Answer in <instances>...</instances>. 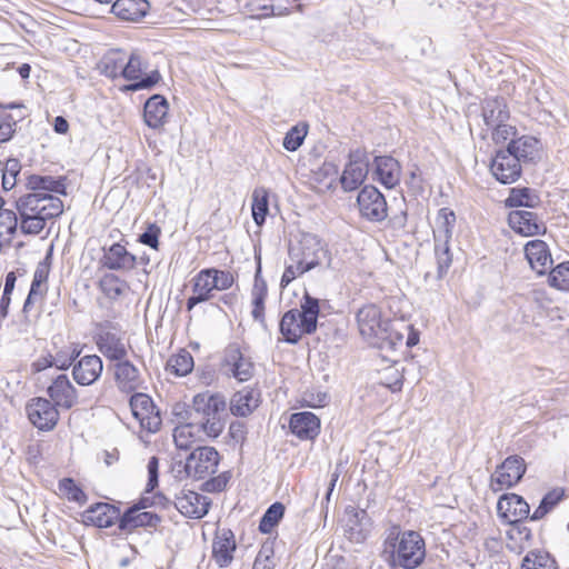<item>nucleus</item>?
<instances>
[{"mask_svg":"<svg viewBox=\"0 0 569 569\" xmlns=\"http://www.w3.org/2000/svg\"><path fill=\"white\" fill-rule=\"evenodd\" d=\"M20 231L24 234H39L46 222L63 212L62 200L51 193L29 192L16 201Z\"/></svg>","mask_w":569,"mask_h":569,"instance_id":"1","label":"nucleus"},{"mask_svg":"<svg viewBox=\"0 0 569 569\" xmlns=\"http://www.w3.org/2000/svg\"><path fill=\"white\" fill-rule=\"evenodd\" d=\"M383 555L392 568L416 569L426 558L425 540L417 531L395 528L383 542Z\"/></svg>","mask_w":569,"mask_h":569,"instance_id":"2","label":"nucleus"},{"mask_svg":"<svg viewBox=\"0 0 569 569\" xmlns=\"http://www.w3.org/2000/svg\"><path fill=\"white\" fill-rule=\"evenodd\" d=\"M357 325L361 337L372 347L395 349L403 340V336L390 328L389 319L383 318L375 305H366L358 310Z\"/></svg>","mask_w":569,"mask_h":569,"instance_id":"3","label":"nucleus"},{"mask_svg":"<svg viewBox=\"0 0 569 569\" xmlns=\"http://www.w3.org/2000/svg\"><path fill=\"white\" fill-rule=\"evenodd\" d=\"M319 310V300L306 293L301 309L289 310L280 321V332L284 340L297 343L303 335L316 331Z\"/></svg>","mask_w":569,"mask_h":569,"instance_id":"4","label":"nucleus"},{"mask_svg":"<svg viewBox=\"0 0 569 569\" xmlns=\"http://www.w3.org/2000/svg\"><path fill=\"white\" fill-rule=\"evenodd\" d=\"M289 258L291 261H299L308 271L329 267L331 263L327 244L318 236L305 232L290 246Z\"/></svg>","mask_w":569,"mask_h":569,"instance_id":"5","label":"nucleus"},{"mask_svg":"<svg viewBox=\"0 0 569 569\" xmlns=\"http://www.w3.org/2000/svg\"><path fill=\"white\" fill-rule=\"evenodd\" d=\"M193 409L201 415L199 425L204 436L217 438L223 430L220 413L226 409L224 398L219 393L202 392L193 397Z\"/></svg>","mask_w":569,"mask_h":569,"instance_id":"6","label":"nucleus"},{"mask_svg":"<svg viewBox=\"0 0 569 569\" xmlns=\"http://www.w3.org/2000/svg\"><path fill=\"white\" fill-rule=\"evenodd\" d=\"M456 222V216L453 211L448 208H442L438 211L435 228V254L438 263V272L442 276L452 262V253L450 251V239L452 236V229Z\"/></svg>","mask_w":569,"mask_h":569,"instance_id":"7","label":"nucleus"},{"mask_svg":"<svg viewBox=\"0 0 569 569\" xmlns=\"http://www.w3.org/2000/svg\"><path fill=\"white\" fill-rule=\"evenodd\" d=\"M526 472L525 460L519 456H510L499 465L490 477V489L493 492L507 490L517 485Z\"/></svg>","mask_w":569,"mask_h":569,"instance_id":"8","label":"nucleus"},{"mask_svg":"<svg viewBox=\"0 0 569 569\" xmlns=\"http://www.w3.org/2000/svg\"><path fill=\"white\" fill-rule=\"evenodd\" d=\"M220 456L213 447H199L186 460L184 470L194 479H204L216 473Z\"/></svg>","mask_w":569,"mask_h":569,"instance_id":"9","label":"nucleus"},{"mask_svg":"<svg viewBox=\"0 0 569 569\" xmlns=\"http://www.w3.org/2000/svg\"><path fill=\"white\" fill-rule=\"evenodd\" d=\"M130 409L140 427L148 432H157L161 426V416L152 399L144 393H136L130 398Z\"/></svg>","mask_w":569,"mask_h":569,"instance_id":"10","label":"nucleus"},{"mask_svg":"<svg viewBox=\"0 0 569 569\" xmlns=\"http://www.w3.org/2000/svg\"><path fill=\"white\" fill-rule=\"evenodd\" d=\"M343 531L346 538L355 543L365 542L372 531V520L363 509L355 507L346 508Z\"/></svg>","mask_w":569,"mask_h":569,"instance_id":"11","label":"nucleus"},{"mask_svg":"<svg viewBox=\"0 0 569 569\" xmlns=\"http://www.w3.org/2000/svg\"><path fill=\"white\" fill-rule=\"evenodd\" d=\"M122 77L133 83L126 86L124 90L138 91L153 87L160 80V73L154 70L143 77L142 60L137 53L127 56V61L123 63Z\"/></svg>","mask_w":569,"mask_h":569,"instance_id":"12","label":"nucleus"},{"mask_svg":"<svg viewBox=\"0 0 569 569\" xmlns=\"http://www.w3.org/2000/svg\"><path fill=\"white\" fill-rule=\"evenodd\" d=\"M96 343L99 351L109 360L120 361L127 357L128 346L114 328L101 327L96 336Z\"/></svg>","mask_w":569,"mask_h":569,"instance_id":"13","label":"nucleus"},{"mask_svg":"<svg viewBox=\"0 0 569 569\" xmlns=\"http://www.w3.org/2000/svg\"><path fill=\"white\" fill-rule=\"evenodd\" d=\"M360 213L371 221H381L387 217V202L382 193L372 186L365 187L358 194Z\"/></svg>","mask_w":569,"mask_h":569,"instance_id":"14","label":"nucleus"},{"mask_svg":"<svg viewBox=\"0 0 569 569\" xmlns=\"http://www.w3.org/2000/svg\"><path fill=\"white\" fill-rule=\"evenodd\" d=\"M29 420L40 430L52 429L58 420L59 412L54 402L44 398H34L27 406Z\"/></svg>","mask_w":569,"mask_h":569,"instance_id":"15","label":"nucleus"},{"mask_svg":"<svg viewBox=\"0 0 569 569\" xmlns=\"http://www.w3.org/2000/svg\"><path fill=\"white\" fill-rule=\"evenodd\" d=\"M211 501L208 497L189 489L180 490L174 499L177 510L182 516L191 519L204 517L208 513Z\"/></svg>","mask_w":569,"mask_h":569,"instance_id":"16","label":"nucleus"},{"mask_svg":"<svg viewBox=\"0 0 569 569\" xmlns=\"http://www.w3.org/2000/svg\"><path fill=\"white\" fill-rule=\"evenodd\" d=\"M520 162L519 158L508 149L500 150L492 159L490 170L501 183H513L521 174Z\"/></svg>","mask_w":569,"mask_h":569,"instance_id":"17","label":"nucleus"},{"mask_svg":"<svg viewBox=\"0 0 569 569\" xmlns=\"http://www.w3.org/2000/svg\"><path fill=\"white\" fill-rule=\"evenodd\" d=\"M368 174V161L363 151L356 150L350 153V161L341 176V184L345 190L357 189Z\"/></svg>","mask_w":569,"mask_h":569,"instance_id":"18","label":"nucleus"},{"mask_svg":"<svg viewBox=\"0 0 569 569\" xmlns=\"http://www.w3.org/2000/svg\"><path fill=\"white\" fill-rule=\"evenodd\" d=\"M497 511L505 521L513 525L528 517L530 507L522 497L516 493H506L499 498Z\"/></svg>","mask_w":569,"mask_h":569,"instance_id":"19","label":"nucleus"},{"mask_svg":"<svg viewBox=\"0 0 569 569\" xmlns=\"http://www.w3.org/2000/svg\"><path fill=\"white\" fill-rule=\"evenodd\" d=\"M508 222L510 228L525 237L542 234L547 228L536 213L528 210H515L509 213Z\"/></svg>","mask_w":569,"mask_h":569,"instance_id":"20","label":"nucleus"},{"mask_svg":"<svg viewBox=\"0 0 569 569\" xmlns=\"http://www.w3.org/2000/svg\"><path fill=\"white\" fill-rule=\"evenodd\" d=\"M237 549L234 535L230 529H218L212 542V559L220 567H228Z\"/></svg>","mask_w":569,"mask_h":569,"instance_id":"21","label":"nucleus"},{"mask_svg":"<svg viewBox=\"0 0 569 569\" xmlns=\"http://www.w3.org/2000/svg\"><path fill=\"white\" fill-rule=\"evenodd\" d=\"M48 395L57 407L63 409L72 408L77 401V390L67 375L57 376L48 387Z\"/></svg>","mask_w":569,"mask_h":569,"instance_id":"22","label":"nucleus"},{"mask_svg":"<svg viewBox=\"0 0 569 569\" xmlns=\"http://www.w3.org/2000/svg\"><path fill=\"white\" fill-rule=\"evenodd\" d=\"M102 360L96 355L82 357L72 369L74 380L81 386H90L101 376Z\"/></svg>","mask_w":569,"mask_h":569,"instance_id":"23","label":"nucleus"},{"mask_svg":"<svg viewBox=\"0 0 569 569\" xmlns=\"http://www.w3.org/2000/svg\"><path fill=\"white\" fill-rule=\"evenodd\" d=\"M224 367L227 372L240 382L248 381L254 371L251 360L244 357L237 348H230L227 351Z\"/></svg>","mask_w":569,"mask_h":569,"instance_id":"24","label":"nucleus"},{"mask_svg":"<svg viewBox=\"0 0 569 569\" xmlns=\"http://www.w3.org/2000/svg\"><path fill=\"white\" fill-rule=\"evenodd\" d=\"M289 427L300 439H315L320 431V419L309 411L297 412L291 416Z\"/></svg>","mask_w":569,"mask_h":569,"instance_id":"25","label":"nucleus"},{"mask_svg":"<svg viewBox=\"0 0 569 569\" xmlns=\"http://www.w3.org/2000/svg\"><path fill=\"white\" fill-rule=\"evenodd\" d=\"M526 258L538 274H545L552 266V258L547 243L542 240L529 241L525 247Z\"/></svg>","mask_w":569,"mask_h":569,"instance_id":"26","label":"nucleus"},{"mask_svg":"<svg viewBox=\"0 0 569 569\" xmlns=\"http://www.w3.org/2000/svg\"><path fill=\"white\" fill-rule=\"evenodd\" d=\"M102 262L110 270L128 271L136 267L137 257L130 253L124 246L113 243L104 249Z\"/></svg>","mask_w":569,"mask_h":569,"instance_id":"27","label":"nucleus"},{"mask_svg":"<svg viewBox=\"0 0 569 569\" xmlns=\"http://www.w3.org/2000/svg\"><path fill=\"white\" fill-rule=\"evenodd\" d=\"M121 521L119 510L109 503H97L83 512V521L98 528H108Z\"/></svg>","mask_w":569,"mask_h":569,"instance_id":"28","label":"nucleus"},{"mask_svg":"<svg viewBox=\"0 0 569 569\" xmlns=\"http://www.w3.org/2000/svg\"><path fill=\"white\" fill-rule=\"evenodd\" d=\"M375 164V176L381 184L391 189L399 183L401 168L396 159L391 157H377Z\"/></svg>","mask_w":569,"mask_h":569,"instance_id":"29","label":"nucleus"},{"mask_svg":"<svg viewBox=\"0 0 569 569\" xmlns=\"http://www.w3.org/2000/svg\"><path fill=\"white\" fill-rule=\"evenodd\" d=\"M168 110V102L162 96H152L144 103V122L152 129L161 128L166 123Z\"/></svg>","mask_w":569,"mask_h":569,"instance_id":"30","label":"nucleus"},{"mask_svg":"<svg viewBox=\"0 0 569 569\" xmlns=\"http://www.w3.org/2000/svg\"><path fill=\"white\" fill-rule=\"evenodd\" d=\"M211 271L203 269L199 271L192 279V296L187 301L188 310H191L196 305L204 302L212 298Z\"/></svg>","mask_w":569,"mask_h":569,"instance_id":"31","label":"nucleus"},{"mask_svg":"<svg viewBox=\"0 0 569 569\" xmlns=\"http://www.w3.org/2000/svg\"><path fill=\"white\" fill-rule=\"evenodd\" d=\"M149 8L147 0H117L112 4V12L121 20L137 22L147 14Z\"/></svg>","mask_w":569,"mask_h":569,"instance_id":"32","label":"nucleus"},{"mask_svg":"<svg viewBox=\"0 0 569 569\" xmlns=\"http://www.w3.org/2000/svg\"><path fill=\"white\" fill-rule=\"evenodd\" d=\"M507 149L517 156L520 161L531 162L540 158L541 144L535 137L522 136L511 140Z\"/></svg>","mask_w":569,"mask_h":569,"instance_id":"33","label":"nucleus"},{"mask_svg":"<svg viewBox=\"0 0 569 569\" xmlns=\"http://www.w3.org/2000/svg\"><path fill=\"white\" fill-rule=\"evenodd\" d=\"M114 379L119 389L124 392H131L138 389L140 385L138 369L124 359L114 365Z\"/></svg>","mask_w":569,"mask_h":569,"instance_id":"34","label":"nucleus"},{"mask_svg":"<svg viewBox=\"0 0 569 569\" xmlns=\"http://www.w3.org/2000/svg\"><path fill=\"white\" fill-rule=\"evenodd\" d=\"M260 402V395L253 389H242L236 392L230 400V411L234 416L250 415Z\"/></svg>","mask_w":569,"mask_h":569,"instance_id":"35","label":"nucleus"},{"mask_svg":"<svg viewBox=\"0 0 569 569\" xmlns=\"http://www.w3.org/2000/svg\"><path fill=\"white\" fill-rule=\"evenodd\" d=\"M268 295V287L264 279L261 277V266L258 263L254 274V281L251 289V315L254 320L263 322L264 320V301Z\"/></svg>","mask_w":569,"mask_h":569,"instance_id":"36","label":"nucleus"},{"mask_svg":"<svg viewBox=\"0 0 569 569\" xmlns=\"http://www.w3.org/2000/svg\"><path fill=\"white\" fill-rule=\"evenodd\" d=\"M203 435L204 430L199 423H182L174 428L172 436L177 448L188 450L201 441Z\"/></svg>","mask_w":569,"mask_h":569,"instance_id":"37","label":"nucleus"},{"mask_svg":"<svg viewBox=\"0 0 569 569\" xmlns=\"http://www.w3.org/2000/svg\"><path fill=\"white\" fill-rule=\"evenodd\" d=\"M27 186L33 193L66 194V183L62 178L32 174L28 178Z\"/></svg>","mask_w":569,"mask_h":569,"instance_id":"38","label":"nucleus"},{"mask_svg":"<svg viewBox=\"0 0 569 569\" xmlns=\"http://www.w3.org/2000/svg\"><path fill=\"white\" fill-rule=\"evenodd\" d=\"M127 61L124 51L116 49L108 51L98 62L100 73L109 78L122 76L123 63Z\"/></svg>","mask_w":569,"mask_h":569,"instance_id":"39","label":"nucleus"},{"mask_svg":"<svg viewBox=\"0 0 569 569\" xmlns=\"http://www.w3.org/2000/svg\"><path fill=\"white\" fill-rule=\"evenodd\" d=\"M531 539V530L518 523L511 525V527L507 530V548L516 553H520L528 546L529 540Z\"/></svg>","mask_w":569,"mask_h":569,"instance_id":"40","label":"nucleus"},{"mask_svg":"<svg viewBox=\"0 0 569 569\" xmlns=\"http://www.w3.org/2000/svg\"><path fill=\"white\" fill-rule=\"evenodd\" d=\"M483 121L488 127L505 122L509 118V111L503 100L488 99L482 108Z\"/></svg>","mask_w":569,"mask_h":569,"instance_id":"41","label":"nucleus"},{"mask_svg":"<svg viewBox=\"0 0 569 569\" xmlns=\"http://www.w3.org/2000/svg\"><path fill=\"white\" fill-rule=\"evenodd\" d=\"M99 287L104 296L111 300L126 296L130 289L127 281L113 273L104 274L99 281Z\"/></svg>","mask_w":569,"mask_h":569,"instance_id":"42","label":"nucleus"},{"mask_svg":"<svg viewBox=\"0 0 569 569\" xmlns=\"http://www.w3.org/2000/svg\"><path fill=\"white\" fill-rule=\"evenodd\" d=\"M19 217L12 210L0 211V248L9 244L18 228Z\"/></svg>","mask_w":569,"mask_h":569,"instance_id":"43","label":"nucleus"},{"mask_svg":"<svg viewBox=\"0 0 569 569\" xmlns=\"http://www.w3.org/2000/svg\"><path fill=\"white\" fill-rule=\"evenodd\" d=\"M192 368L193 358L186 350H181L177 355L171 356L167 362V370L180 377L191 372Z\"/></svg>","mask_w":569,"mask_h":569,"instance_id":"44","label":"nucleus"},{"mask_svg":"<svg viewBox=\"0 0 569 569\" xmlns=\"http://www.w3.org/2000/svg\"><path fill=\"white\" fill-rule=\"evenodd\" d=\"M268 198L269 193L266 188H257L252 192V217L258 226H261L264 222L268 213Z\"/></svg>","mask_w":569,"mask_h":569,"instance_id":"45","label":"nucleus"},{"mask_svg":"<svg viewBox=\"0 0 569 569\" xmlns=\"http://www.w3.org/2000/svg\"><path fill=\"white\" fill-rule=\"evenodd\" d=\"M521 569H556V561L545 551H530L522 560Z\"/></svg>","mask_w":569,"mask_h":569,"instance_id":"46","label":"nucleus"},{"mask_svg":"<svg viewBox=\"0 0 569 569\" xmlns=\"http://www.w3.org/2000/svg\"><path fill=\"white\" fill-rule=\"evenodd\" d=\"M284 513V506L280 502L271 505L262 516L259 530L263 533H270L272 529L279 523Z\"/></svg>","mask_w":569,"mask_h":569,"instance_id":"47","label":"nucleus"},{"mask_svg":"<svg viewBox=\"0 0 569 569\" xmlns=\"http://www.w3.org/2000/svg\"><path fill=\"white\" fill-rule=\"evenodd\" d=\"M565 496L563 489L556 488L549 491L541 500L538 508L533 511L531 519L540 520L542 519L550 510L555 508L561 501Z\"/></svg>","mask_w":569,"mask_h":569,"instance_id":"48","label":"nucleus"},{"mask_svg":"<svg viewBox=\"0 0 569 569\" xmlns=\"http://www.w3.org/2000/svg\"><path fill=\"white\" fill-rule=\"evenodd\" d=\"M59 492L70 501L83 503L86 501L84 492L76 485L71 478H63L59 481Z\"/></svg>","mask_w":569,"mask_h":569,"instance_id":"49","label":"nucleus"},{"mask_svg":"<svg viewBox=\"0 0 569 569\" xmlns=\"http://www.w3.org/2000/svg\"><path fill=\"white\" fill-rule=\"evenodd\" d=\"M549 283L559 290L569 291V261L560 263L551 270Z\"/></svg>","mask_w":569,"mask_h":569,"instance_id":"50","label":"nucleus"},{"mask_svg":"<svg viewBox=\"0 0 569 569\" xmlns=\"http://www.w3.org/2000/svg\"><path fill=\"white\" fill-rule=\"evenodd\" d=\"M153 515L150 512H141L139 509H131L121 517L120 528L127 529L137 526L150 523ZM158 519V516H154Z\"/></svg>","mask_w":569,"mask_h":569,"instance_id":"51","label":"nucleus"},{"mask_svg":"<svg viewBox=\"0 0 569 569\" xmlns=\"http://www.w3.org/2000/svg\"><path fill=\"white\" fill-rule=\"evenodd\" d=\"M507 201L511 207H533L537 201V196L527 188L512 189Z\"/></svg>","mask_w":569,"mask_h":569,"instance_id":"52","label":"nucleus"},{"mask_svg":"<svg viewBox=\"0 0 569 569\" xmlns=\"http://www.w3.org/2000/svg\"><path fill=\"white\" fill-rule=\"evenodd\" d=\"M20 172V163L16 159H9L2 169V188L11 190L17 182V176Z\"/></svg>","mask_w":569,"mask_h":569,"instance_id":"53","label":"nucleus"},{"mask_svg":"<svg viewBox=\"0 0 569 569\" xmlns=\"http://www.w3.org/2000/svg\"><path fill=\"white\" fill-rule=\"evenodd\" d=\"M208 271H211L212 277V286L214 290H227L232 287L234 282V277L231 272L226 270H218V269H207Z\"/></svg>","mask_w":569,"mask_h":569,"instance_id":"54","label":"nucleus"},{"mask_svg":"<svg viewBox=\"0 0 569 569\" xmlns=\"http://www.w3.org/2000/svg\"><path fill=\"white\" fill-rule=\"evenodd\" d=\"M329 401V396L327 392L318 390V389H309L306 390L302 395V402L311 408H321L325 407Z\"/></svg>","mask_w":569,"mask_h":569,"instance_id":"55","label":"nucleus"},{"mask_svg":"<svg viewBox=\"0 0 569 569\" xmlns=\"http://www.w3.org/2000/svg\"><path fill=\"white\" fill-rule=\"evenodd\" d=\"M306 130L298 127L291 128L283 138V147L289 151H296L303 142Z\"/></svg>","mask_w":569,"mask_h":569,"instance_id":"56","label":"nucleus"},{"mask_svg":"<svg viewBox=\"0 0 569 569\" xmlns=\"http://www.w3.org/2000/svg\"><path fill=\"white\" fill-rule=\"evenodd\" d=\"M491 128H493L492 139L497 143L506 142L509 139L515 140L513 139V137L516 134L515 127L507 124L505 122H499V123L492 126Z\"/></svg>","mask_w":569,"mask_h":569,"instance_id":"57","label":"nucleus"},{"mask_svg":"<svg viewBox=\"0 0 569 569\" xmlns=\"http://www.w3.org/2000/svg\"><path fill=\"white\" fill-rule=\"evenodd\" d=\"M305 272H308V270L302 264H300L299 261L290 260V263L286 267L281 277V286L287 287L292 280L303 274Z\"/></svg>","mask_w":569,"mask_h":569,"instance_id":"58","label":"nucleus"},{"mask_svg":"<svg viewBox=\"0 0 569 569\" xmlns=\"http://www.w3.org/2000/svg\"><path fill=\"white\" fill-rule=\"evenodd\" d=\"M161 233V229L157 224H150L142 234L139 237V241L146 246L151 247L152 249H158L159 247V236Z\"/></svg>","mask_w":569,"mask_h":569,"instance_id":"59","label":"nucleus"},{"mask_svg":"<svg viewBox=\"0 0 569 569\" xmlns=\"http://www.w3.org/2000/svg\"><path fill=\"white\" fill-rule=\"evenodd\" d=\"M79 355L80 351L77 350V348L60 351L56 357H53V366L58 369H67Z\"/></svg>","mask_w":569,"mask_h":569,"instance_id":"60","label":"nucleus"},{"mask_svg":"<svg viewBox=\"0 0 569 569\" xmlns=\"http://www.w3.org/2000/svg\"><path fill=\"white\" fill-rule=\"evenodd\" d=\"M47 290L48 286L46 283L32 281L30 292L27 297L23 308L27 309L34 301L41 300L47 293Z\"/></svg>","mask_w":569,"mask_h":569,"instance_id":"61","label":"nucleus"},{"mask_svg":"<svg viewBox=\"0 0 569 569\" xmlns=\"http://www.w3.org/2000/svg\"><path fill=\"white\" fill-rule=\"evenodd\" d=\"M16 131V121L11 116H7L0 120V142H6L11 139Z\"/></svg>","mask_w":569,"mask_h":569,"instance_id":"62","label":"nucleus"},{"mask_svg":"<svg viewBox=\"0 0 569 569\" xmlns=\"http://www.w3.org/2000/svg\"><path fill=\"white\" fill-rule=\"evenodd\" d=\"M247 429L242 421H233L229 426V436L236 442H243L246 439Z\"/></svg>","mask_w":569,"mask_h":569,"instance_id":"63","label":"nucleus"},{"mask_svg":"<svg viewBox=\"0 0 569 569\" xmlns=\"http://www.w3.org/2000/svg\"><path fill=\"white\" fill-rule=\"evenodd\" d=\"M252 569H273V562L271 561L267 550H261L258 553Z\"/></svg>","mask_w":569,"mask_h":569,"instance_id":"64","label":"nucleus"}]
</instances>
